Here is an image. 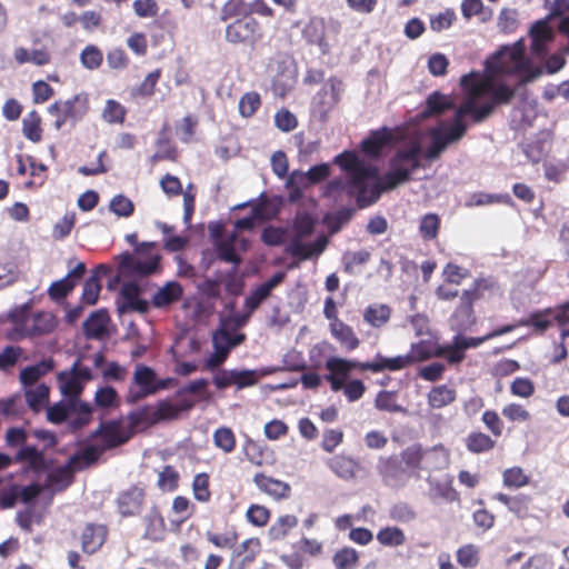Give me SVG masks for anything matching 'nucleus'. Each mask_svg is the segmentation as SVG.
I'll return each instance as SVG.
<instances>
[{
    "instance_id": "f257e3e1",
    "label": "nucleus",
    "mask_w": 569,
    "mask_h": 569,
    "mask_svg": "<svg viewBox=\"0 0 569 569\" xmlns=\"http://www.w3.org/2000/svg\"><path fill=\"white\" fill-rule=\"evenodd\" d=\"M487 76L479 72H470L460 79V86L465 91V101L457 108L452 123L440 122L429 131L430 144L425 158L435 160L448 148L449 144L459 141L467 127L463 117L472 116L479 122L487 118L499 103H508L515 96V90L499 83L498 78L503 74H515L520 83L533 81L541 76L542 70L535 67L525 54V42L518 40L512 46H505L487 60Z\"/></svg>"
},
{
    "instance_id": "f03ea898",
    "label": "nucleus",
    "mask_w": 569,
    "mask_h": 569,
    "mask_svg": "<svg viewBox=\"0 0 569 569\" xmlns=\"http://www.w3.org/2000/svg\"><path fill=\"white\" fill-rule=\"evenodd\" d=\"M420 143L417 140L409 142L396 152L388 172L378 178L375 167L365 163L355 153L342 152L335 157L333 162L347 172L346 179L331 180L323 194L337 200L345 193L355 198L360 208H366L376 202L382 191L407 182L420 167Z\"/></svg>"
},
{
    "instance_id": "7ed1b4c3",
    "label": "nucleus",
    "mask_w": 569,
    "mask_h": 569,
    "mask_svg": "<svg viewBox=\"0 0 569 569\" xmlns=\"http://www.w3.org/2000/svg\"><path fill=\"white\" fill-rule=\"evenodd\" d=\"M316 220L307 212H298L288 229L287 252L300 260L318 258L327 248L329 238L319 236L312 242H306L315 231Z\"/></svg>"
},
{
    "instance_id": "20e7f679",
    "label": "nucleus",
    "mask_w": 569,
    "mask_h": 569,
    "mask_svg": "<svg viewBox=\"0 0 569 569\" xmlns=\"http://www.w3.org/2000/svg\"><path fill=\"white\" fill-rule=\"evenodd\" d=\"M156 242L144 241L137 244L133 252H123L116 257L120 276H149L159 269L161 256L154 250Z\"/></svg>"
},
{
    "instance_id": "39448f33",
    "label": "nucleus",
    "mask_w": 569,
    "mask_h": 569,
    "mask_svg": "<svg viewBox=\"0 0 569 569\" xmlns=\"http://www.w3.org/2000/svg\"><path fill=\"white\" fill-rule=\"evenodd\" d=\"M101 450L97 446H87L73 453L66 465L56 468L48 475L47 485L53 491L66 489L73 479L74 472L84 470L98 461Z\"/></svg>"
},
{
    "instance_id": "423d86ee",
    "label": "nucleus",
    "mask_w": 569,
    "mask_h": 569,
    "mask_svg": "<svg viewBox=\"0 0 569 569\" xmlns=\"http://www.w3.org/2000/svg\"><path fill=\"white\" fill-rule=\"evenodd\" d=\"M9 317L13 323V328L9 332V338L12 340L48 335L57 326L56 318L51 312H38L29 316L27 307L11 311Z\"/></svg>"
},
{
    "instance_id": "0eeeda50",
    "label": "nucleus",
    "mask_w": 569,
    "mask_h": 569,
    "mask_svg": "<svg viewBox=\"0 0 569 569\" xmlns=\"http://www.w3.org/2000/svg\"><path fill=\"white\" fill-rule=\"evenodd\" d=\"M89 110V98L86 93H78L69 99L59 100L49 106L48 112L56 117L53 127L60 130L64 124L74 126L82 120Z\"/></svg>"
},
{
    "instance_id": "6e6552de",
    "label": "nucleus",
    "mask_w": 569,
    "mask_h": 569,
    "mask_svg": "<svg viewBox=\"0 0 569 569\" xmlns=\"http://www.w3.org/2000/svg\"><path fill=\"white\" fill-rule=\"evenodd\" d=\"M551 319L561 328V338L569 337V302L556 308L546 309L541 312L532 313L527 320L520 322L521 326H532L538 331H545L550 325Z\"/></svg>"
},
{
    "instance_id": "1a4fd4ad",
    "label": "nucleus",
    "mask_w": 569,
    "mask_h": 569,
    "mask_svg": "<svg viewBox=\"0 0 569 569\" xmlns=\"http://www.w3.org/2000/svg\"><path fill=\"white\" fill-rule=\"evenodd\" d=\"M259 37V23L258 21L246 16L237 19L226 27L224 38L230 43H253Z\"/></svg>"
},
{
    "instance_id": "9d476101",
    "label": "nucleus",
    "mask_w": 569,
    "mask_h": 569,
    "mask_svg": "<svg viewBox=\"0 0 569 569\" xmlns=\"http://www.w3.org/2000/svg\"><path fill=\"white\" fill-rule=\"evenodd\" d=\"M133 382L139 387L137 393H131L134 400L153 395L158 390L166 389L169 385V380H159L156 371L142 363L136 366Z\"/></svg>"
},
{
    "instance_id": "9b49d317",
    "label": "nucleus",
    "mask_w": 569,
    "mask_h": 569,
    "mask_svg": "<svg viewBox=\"0 0 569 569\" xmlns=\"http://www.w3.org/2000/svg\"><path fill=\"white\" fill-rule=\"evenodd\" d=\"M216 247L219 257L223 261L239 264L241 262L239 253L248 250L249 241L246 238L238 237L237 232L233 231L230 234L217 238Z\"/></svg>"
},
{
    "instance_id": "f8f14e48",
    "label": "nucleus",
    "mask_w": 569,
    "mask_h": 569,
    "mask_svg": "<svg viewBox=\"0 0 569 569\" xmlns=\"http://www.w3.org/2000/svg\"><path fill=\"white\" fill-rule=\"evenodd\" d=\"M92 436L102 439L103 446L101 448L97 447L102 453L106 449L117 447L128 441L131 437V432L122 422L108 421L101 423Z\"/></svg>"
},
{
    "instance_id": "ddd939ff",
    "label": "nucleus",
    "mask_w": 569,
    "mask_h": 569,
    "mask_svg": "<svg viewBox=\"0 0 569 569\" xmlns=\"http://www.w3.org/2000/svg\"><path fill=\"white\" fill-rule=\"evenodd\" d=\"M362 362L347 360L338 357H331L326 361V368L329 375L326 379L330 382L333 391H339L343 388L346 379L349 377L351 370L360 368Z\"/></svg>"
},
{
    "instance_id": "4468645a",
    "label": "nucleus",
    "mask_w": 569,
    "mask_h": 569,
    "mask_svg": "<svg viewBox=\"0 0 569 569\" xmlns=\"http://www.w3.org/2000/svg\"><path fill=\"white\" fill-rule=\"evenodd\" d=\"M121 302L118 307L119 312L137 311L144 313L149 309L146 300L140 299V287L136 282H126L121 287Z\"/></svg>"
},
{
    "instance_id": "2eb2a0df",
    "label": "nucleus",
    "mask_w": 569,
    "mask_h": 569,
    "mask_svg": "<svg viewBox=\"0 0 569 569\" xmlns=\"http://www.w3.org/2000/svg\"><path fill=\"white\" fill-rule=\"evenodd\" d=\"M286 278L282 271L276 272L270 279L259 284L244 300V309L253 312L270 296L271 291L278 287Z\"/></svg>"
},
{
    "instance_id": "dca6fc26",
    "label": "nucleus",
    "mask_w": 569,
    "mask_h": 569,
    "mask_svg": "<svg viewBox=\"0 0 569 569\" xmlns=\"http://www.w3.org/2000/svg\"><path fill=\"white\" fill-rule=\"evenodd\" d=\"M491 336L487 335L479 338H468L460 335L455 336L451 343L447 345L448 355L447 361L450 365L460 363L465 359V351L469 348H477L486 340L490 339Z\"/></svg>"
},
{
    "instance_id": "f3484780",
    "label": "nucleus",
    "mask_w": 569,
    "mask_h": 569,
    "mask_svg": "<svg viewBox=\"0 0 569 569\" xmlns=\"http://www.w3.org/2000/svg\"><path fill=\"white\" fill-rule=\"evenodd\" d=\"M530 37L532 53L539 58L543 57L547 52V44L553 39V31L548 19L539 20L532 24Z\"/></svg>"
},
{
    "instance_id": "a211bd4d",
    "label": "nucleus",
    "mask_w": 569,
    "mask_h": 569,
    "mask_svg": "<svg viewBox=\"0 0 569 569\" xmlns=\"http://www.w3.org/2000/svg\"><path fill=\"white\" fill-rule=\"evenodd\" d=\"M448 347L439 346L431 340H420L412 343L410 351L407 353L410 365L427 360L431 357H445L447 359Z\"/></svg>"
},
{
    "instance_id": "6ab92c4d",
    "label": "nucleus",
    "mask_w": 569,
    "mask_h": 569,
    "mask_svg": "<svg viewBox=\"0 0 569 569\" xmlns=\"http://www.w3.org/2000/svg\"><path fill=\"white\" fill-rule=\"evenodd\" d=\"M341 92V82L335 78L329 79L315 96L313 103L321 113H326L338 102Z\"/></svg>"
},
{
    "instance_id": "aec40b11",
    "label": "nucleus",
    "mask_w": 569,
    "mask_h": 569,
    "mask_svg": "<svg viewBox=\"0 0 569 569\" xmlns=\"http://www.w3.org/2000/svg\"><path fill=\"white\" fill-rule=\"evenodd\" d=\"M110 318L104 309L93 311L83 322V333L88 339H102L108 336Z\"/></svg>"
},
{
    "instance_id": "412c9836",
    "label": "nucleus",
    "mask_w": 569,
    "mask_h": 569,
    "mask_svg": "<svg viewBox=\"0 0 569 569\" xmlns=\"http://www.w3.org/2000/svg\"><path fill=\"white\" fill-rule=\"evenodd\" d=\"M107 538V528L103 525L88 523L81 533L82 550L86 553H94L104 543Z\"/></svg>"
},
{
    "instance_id": "4be33fe9",
    "label": "nucleus",
    "mask_w": 569,
    "mask_h": 569,
    "mask_svg": "<svg viewBox=\"0 0 569 569\" xmlns=\"http://www.w3.org/2000/svg\"><path fill=\"white\" fill-rule=\"evenodd\" d=\"M409 366L411 365L407 353L391 358L378 355L372 361L361 363L360 369L369 370L372 372H381L385 370L397 371Z\"/></svg>"
},
{
    "instance_id": "5701e85b",
    "label": "nucleus",
    "mask_w": 569,
    "mask_h": 569,
    "mask_svg": "<svg viewBox=\"0 0 569 569\" xmlns=\"http://www.w3.org/2000/svg\"><path fill=\"white\" fill-rule=\"evenodd\" d=\"M86 264L79 262L69 273L54 281L49 288V295L54 299L64 298L76 286L77 281L84 274Z\"/></svg>"
},
{
    "instance_id": "b1692460",
    "label": "nucleus",
    "mask_w": 569,
    "mask_h": 569,
    "mask_svg": "<svg viewBox=\"0 0 569 569\" xmlns=\"http://www.w3.org/2000/svg\"><path fill=\"white\" fill-rule=\"evenodd\" d=\"M326 23L320 17H312L302 29L303 38L312 44H317L322 53L329 51V43L325 38Z\"/></svg>"
},
{
    "instance_id": "393cba45",
    "label": "nucleus",
    "mask_w": 569,
    "mask_h": 569,
    "mask_svg": "<svg viewBox=\"0 0 569 569\" xmlns=\"http://www.w3.org/2000/svg\"><path fill=\"white\" fill-rule=\"evenodd\" d=\"M329 469L340 479L349 481L356 478L359 463L351 457L337 455L327 462Z\"/></svg>"
},
{
    "instance_id": "a878e982",
    "label": "nucleus",
    "mask_w": 569,
    "mask_h": 569,
    "mask_svg": "<svg viewBox=\"0 0 569 569\" xmlns=\"http://www.w3.org/2000/svg\"><path fill=\"white\" fill-rule=\"evenodd\" d=\"M92 416V407L82 402L80 399H70V416L68 417V426L71 430L76 431L78 429L87 426Z\"/></svg>"
},
{
    "instance_id": "bb28decb",
    "label": "nucleus",
    "mask_w": 569,
    "mask_h": 569,
    "mask_svg": "<svg viewBox=\"0 0 569 569\" xmlns=\"http://www.w3.org/2000/svg\"><path fill=\"white\" fill-rule=\"evenodd\" d=\"M246 339L244 333H232L227 322H222L221 327L213 333L212 343L214 349L224 350L227 355Z\"/></svg>"
},
{
    "instance_id": "cd10ccee",
    "label": "nucleus",
    "mask_w": 569,
    "mask_h": 569,
    "mask_svg": "<svg viewBox=\"0 0 569 569\" xmlns=\"http://www.w3.org/2000/svg\"><path fill=\"white\" fill-rule=\"evenodd\" d=\"M253 482L261 491L274 499L287 498L290 492V486L288 483L267 477L263 473H257L253 478Z\"/></svg>"
},
{
    "instance_id": "c85d7f7f",
    "label": "nucleus",
    "mask_w": 569,
    "mask_h": 569,
    "mask_svg": "<svg viewBox=\"0 0 569 569\" xmlns=\"http://www.w3.org/2000/svg\"><path fill=\"white\" fill-rule=\"evenodd\" d=\"M472 306L471 299L468 291L463 292L461 297V303L456 309L455 313L450 319V326L453 330L460 332L468 329L472 325Z\"/></svg>"
},
{
    "instance_id": "c756f323",
    "label": "nucleus",
    "mask_w": 569,
    "mask_h": 569,
    "mask_svg": "<svg viewBox=\"0 0 569 569\" xmlns=\"http://www.w3.org/2000/svg\"><path fill=\"white\" fill-rule=\"evenodd\" d=\"M142 501L143 491L137 487H133L119 496V511L122 516H133L140 511Z\"/></svg>"
},
{
    "instance_id": "7c9ffc66",
    "label": "nucleus",
    "mask_w": 569,
    "mask_h": 569,
    "mask_svg": "<svg viewBox=\"0 0 569 569\" xmlns=\"http://www.w3.org/2000/svg\"><path fill=\"white\" fill-rule=\"evenodd\" d=\"M182 293L183 289L179 282L169 281L154 292L152 303L157 308H162L178 301Z\"/></svg>"
},
{
    "instance_id": "2f4dec72",
    "label": "nucleus",
    "mask_w": 569,
    "mask_h": 569,
    "mask_svg": "<svg viewBox=\"0 0 569 569\" xmlns=\"http://www.w3.org/2000/svg\"><path fill=\"white\" fill-rule=\"evenodd\" d=\"M274 214L273 207L269 202H261L253 207L252 216L238 219L234 222V231L249 230L254 226V220L268 219Z\"/></svg>"
},
{
    "instance_id": "473e14b6",
    "label": "nucleus",
    "mask_w": 569,
    "mask_h": 569,
    "mask_svg": "<svg viewBox=\"0 0 569 569\" xmlns=\"http://www.w3.org/2000/svg\"><path fill=\"white\" fill-rule=\"evenodd\" d=\"M453 107V100L439 91L432 92L426 100V108L421 112L422 118L438 116Z\"/></svg>"
},
{
    "instance_id": "72a5a7b5",
    "label": "nucleus",
    "mask_w": 569,
    "mask_h": 569,
    "mask_svg": "<svg viewBox=\"0 0 569 569\" xmlns=\"http://www.w3.org/2000/svg\"><path fill=\"white\" fill-rule=\"evenodd\" d=\"M14 59L18 63H33L36 66H44L50 62V53L46 48L27 49L17 48L14 50Z\"/></svg>"
},
{
    "instance_id": "f704fd0d",
    "label": "nucleus",
    "mask_w": 569,
    "mask_h": 569,
    "mask_svg": "<svg viewBox=\"0 0 569 569\" xmlns=\"http://www.w3.org/2000/svg\"><path fill=\"white\" fill-rule=\"evenodd\" d=\"M392 139V133L389 129L382 128L380 130L373 131L367 137L361 146L365 153L369 156H377L382 147L387 144Z\"/></svg>"
},
{
    "instance_id": "c9c22d12",
    "label": "nucleus",
    "mask_w": 569,
    "mask_h": 569,
    "mask_svg": "<svg viewBox=\"0 0 569 569\" xmlns=\"http://www.w3.org/2000/svg\"><path fill=\"white\" fill-rule=\"evenodd\" d=\"M330 332L348 350H353L359 346V339L352 328L341 320L330 323Z\"/></svg>"
},
{
    "instance_id": "e433bc0d",
    "label": "nucleus",
    "mask_w": 569,
    "mask_h": 569,
    "mask_svg": "<svg viewBox=\"0 0 569 569\" xmlns=\"http://www.w3.org/2000/svg\"><path fill=\"white\" fill-rule=\"evenodd\" d=\"M53 368L51 360H41L39 363L26 367L20 372V381L24 388L34 386V383Z\"/></svg>"
},
{
    "instance_id": "4c0bfd02",
    "label": "nucleus",
    "mask_w": 569,
    "mask_h": 569,
    "mask_svg": "<svg viewBox=\"0 0 569 569\" xmlns=\"http://www.w3.org/2000/svg\"><path fill=\"white\" fill-rule=\"evenodd\" d=\"M456 391L446 385L432 388L428 393V403L433 409L443 408L456 400Z\"/></svg>"
},
{
    "instance_id": "58836bf2",
    "label": "nucleus",
    "mask_w": 569,
    "mask_h": 569,
    "mask_svg": "<svg viewBox=\"0 0 569 569\" xmlns=\"http://www.w3.org/2000/svg\"><path fill=\"white\" fill-rule=\"evenodd\" d=\"M390 318V309L386 305H370L363 311V320L375 328L385 326Z\"/></svg>"
},
{
    "instance_id": "ea45409f",
    "label": "nucleus",
    "mask_w": 569,
    "mask_h": 569,
    "mask_svg": "<svg viewBox=\"0 0 569 569\" xmlns=\"http://www.w3.org/2000/svg\"><path fill=\"white\" fill-rule=\"evenodd\" d=\"M371 258V252L367 249L357 251H346L342 254L343 269L349 274H355L358 268L366 264Z\"/></svg>"
},
{
    "instance_id": "a19ab883",
    "label": "nucleus",
    "mask_w": 569,
    "mask_h": 569,
    "mask_svg": "<svg viewBox=\"0 0 569 569\" xmlns=\"http://www.w3.org/2000/svg\"><path fill=\"white\" fill-rule=\"evenodd\" d=\"M16 460L28 462L29 468L33 470H42L46 467V459L42 452L33 446H22L16 456Z\"/></svg>"
},
{
    "instance_id": "79ce46f5",
    "label": "nucleus",
    "mask_w": 569,
    "mask_h": 569,
    "mask_svg": "<svg viewBox=\"0 0 569 569\" xmlns=\"http://www.w3.org/2000/svg\"><path fill=\"white\" fill-rule=\"evenodd\" d=\"M298 525V519L293 515L280 516L269 528L268 535L272 540L284 538L288 532Z\"/></svg>"
},
{
    "instance_id": "37998d69",
    "label": "nucleus",
    "mask_w": 569,
    "mask_h": 569,
    "mask_svg": "<svg viewBox=\"0 0 569 569\" xmlns=\"http://www.w3.org/2000/svg\"><path fill=\"white\" fill-rule=\"evenodd\" d=\"M49 392V387L44 383L24 388L27 403L33 410H39L41 406L48 402Z\"/></svg>"
},
{
    "instance_id": "c03bdc74",
    "label": "nucleus",
    "mask_w": 569,
    "mask_h": 569,
    "mask_svg": "<svg viewBox=\"0 0 569 569\" xmlns=\"http://www.w3.org/2000/svg\"><path fill=\"white\" fill-rule=\"evenodd\" d=\"M60 390L70 399H79L78 396L82 391L83 382L70 372H61L59 375Z\"/></svg>"
},
{
    "instance_id": "a18cd8bd",
    "label": "nucleus",
    "mask_w": 569,
    "mask_h": 569,
    "mask_svg": "<svg viewBox=\"0 0 569 569\" xmlns=\"http://www.w3.org/2000/svg\"><path fill=\"white\" fill-rule=\"evenodd\" d=\"M449 463V453L442 446L425 450V468L441 469Z\"/></svg>"
},
{
    "instance_id": "49530a36",
    "label": "nucleus",
    "mask_w": 569,
    "mask_h": 569,
    "mask_svg": "<svg viewBox=\"0 0 569 569\" xmlns=\"http://www.w3.org/2000/svg\"><path fill=\"white\" fill-rule=\"evenodd\" d=\"M379 472L388 486H398L402 480V472L395 459H387L380 462Z\"/></svg>"
},
{
    "instance_id": "de8ad7c7",
    "label": "nucleus",
    "mask_w": 569,
    "mask_h": 569,
    "mask_svg": "<svg viewBox=\"0 0 569 569\" xmlns=\"http://www.w3.org/2000/svg\"><path fill=\"white\" fill-rule=\"evenodd\" d=\"M213 443L224 453H230L236 448V437L233 431L228 427H220L213 432Z\"/></svg>"
},
{
    "instance_id": "09e8293b",
    "label": "nucleus",
    "mask_w": 569,
    "mask_h": 569,
    "mask_svg": "<svg viewBox=\"0 0 569 569\" xmlns=\"http://www.w3.org/2000/svg\"><path fill=\"white\" fill-rule=\"evenodd\" d=\"M22 133L32 142H38L41 139L40 118L37 112L32 111L22 120Z\"/></svg>"
},
{
    "instance_id": "8fccbe9b",
    "label": "nucleus",
    "mask_w": 569,
    "mask_h": 569,
    "mask_svg": "<svg viewBox=\"0 0 569 569\" xmlns=\"http://www.w3.org/2000/svg\"><path fill=\"white\" fill-rule=\"evenodd\" d=\"M193 405V401L188 400H183L181 406H176L171 402L162 401L158 406L157 417L162 420L174 419L181 411L191 409Z\"/></svg>"
},
{
    "instance_id": "3c124183",
    "label": "nucleus",
    "mask_w": 569,
    "mask_h": 569,
    "mask_svg": "<svg viewBox=\"0 0 569 569\" xmlns=\"http://www.w3.org/2000/svg\"><path fill=\"white\" fill-rule=\"evenodd\" d=\"M510 197L508 194H493L486 192H475L470 194L468 200L466 201V206L471 207H481L487 204H492L497 202H508Z\"/></svg>"
},
{
    "instance_id": "603ef678",
    "label": "nucleus",
    "mask_w": 569,
    "mask_h": 569,
    "mask_svg": "<svg viewBox=\"0 0 569 569\" xmlns=\"http://www.w3.org/2000/svg\"><path fill=\"white\" fill-rule=\"evenodd\" d=\"M377 539L383 546L398 547L405 542L406 537L400 528L386 527L378 532Z\"/></svg>"
},
{
    "instance_id": "864d4df0",
    "label": "nucleus",
    "mask_w": 569,
    "mask_h": 569,
    "mask_svg": "<svg viewBox=\"0 0 569 569\" xmlns=\"http://www.w3.org/2000/svg\"><path fill=\"white\" fill-rule=\"evenodd\" d=\"M495 441L482 432H475L467 438V448L473 453L489 451L493 448Z\"/></svg>"
},
{
    "instance_id": "5fc2aeb1",
    "label": "nucleus",
    "mask_w": 569,
    "mask_h": 569,
    "mask_svg": "<svg viewBox=\"0 0 569 569\" xmlns=\"http://www.w3.org/2000/svg\"><path fill=\"white\" fill-rule=\"evenodd\" d=\"M457 561L463 568H473L479 562V548L475 545H465L457 551Z\"/></svg>"
},
{
    "instance_id": "6e6d98bb",
    "label": "nucleus",
    "mask_w": 569,
    "mask_h": 569,
    "mask_svg": "<svg viewBox=\"0 0 569 569\" xmlns=\"http://www.w3.org/2000/svg\"><path fill=\"white\" fill-rule=\"evenodd\" d=\"M126 110L116 100H107L102 110V119L108 123H122L124 120Z\"/></svg>"
},
{
    "instance_id": "4d7b16f0",
    "label": "nucleus",
    "mask_w": 569,
    "mask_h": 569,
    "mask_svg": "<svg viewBox=\"0 0 569 569\" xmlns=\"http://www.w3.org/2000/svg\"><path fill=\"white\" fill-rule=\"evenodd\" d=\"M358 562V552L352 548H343L333 556L337 569H355Z\"/></svg>"
},
{
    "instance_id": "13d9d810",
    "label": "nucleus",
    "mask_w": 569,
    "mask_h": 569,
    "mask_svg": "<svg viewBox=\"0 0 569 569\" xmlns=\"http://www.w3.org/2000/svg\"><path fill=\"white\" fill-rule=\"evenodd\" d=\"M109 209L118 217L128 218L133 213V202L123 194L114 196L109 203Z\"/></svg>"
},
{
    "instance_id": "bf43d9fd",
    "label": "nucleus",
    "mask_w": 569,
    "mask_h": 569,
    "mask_svg": "<svg viewBox=\"0 0 569 569\" xmlns=\"http://www.w3.org/2000/svg\"><path fill=\"white\" fill-rule=\"evenodd\" d=\"M103 60L102 51L96 46H87L81 54L80 61L87 69L93 70L100 67Z\"/></svg>"
},
{
    "instance_id": "052dcab7",
    "label": "nucleus",
    "mask_w": 569,
    "mask_h": 569,
    "mask_svg": "<svg viewBox=\"0 0 569 569\" xmlns=\"http://www.w3.org/2000/svg\"><path fill=\"white\" fill-rule=\"evenodd\" d=\"M401 457L402 461L410 469L425 468V450L418 445L408 447Z\"/></svg>"
},
{
    "instance_id": "680f3d73",
    "label": "nucleus",
    "mask_w": 569,
    "mask_h": 569,
    "mask_svg": "<svg viewBox=\"0 0 569 569\" xmlns=\"http://www.w3.org/2000/svg\"><path fill=\"white\" fill-rule=\"evenodd\" d=\"M529 482V477L520 467H512L503 472V485L509 488H521Z\"/></svg>"
},
{
    "instance_id": "e2e57ef3",
    "label": "nucleus",
    "mask_w": 569,
    "mask_h": 569,
    "mask_svg": "<svg viewBox=\"0 0 569 569\" xmlns=\"http://www.w3.org/2000/svg\"><path fill=\"white\" fill-rule=\"evenodd\" d=\"M439 226L440 220L437 214L428 213L423 216L419 227L422 238L428 240L436 238L438 234Z\"/></svg>"
},
{
    "instance_id": "0e129e2a",
    "label": "nucleus",
    "mask_w": 569,
    "mask_h": 569,
    "mask_svg": "<svg viewBox=\"0 0 569 569\" xmlns=\"http://www.w3.org/2000/svg\"><path fill=\"white\" fill-rule=\"evenodd\" d=\"M288 239V229L268 226L262 230L261 240L268 246H279Z\"/></svg>"
},
{
    "instance_id": "69168bd1",
    "label": "nucleus",
    "mask_w": 569,
    "mask_h": 569,
    "mask_svg": "<svg viewBox=\"0 0 569 569\" xmlns=\"http://www.w3.org/2000/svg\"><path fill=\"white\" fill-rule=\"evenodd\" d=\"M518 26V12L515 9H502L498 17V28L510 33L517 29Z\"/></svg>"
},
{
    "instance_id": "338daca9",
    "label": "nucleus",
    "mask_w": 569,
    "mask_h": 569,
    "mask_svg": "<svg viewBox=\"0 0 569 569\" xmlns=\"http://www.w3.org/2000/svg\"><path fill=\"white\" fill-rule=\"evenodd\" d=\"M101 291V284L97 276H91L83 286L82 300L87 305H94Z\"/></svg>"
},
{
    "instance_id": "774afa93",
    "label": "nucleus",
    "mask_w": 569,
    "mask_h": 569,
    "mask_svg": "<svg viewBox=\"0 0 569 569\" xmlns=\"http://www.w3.org/2000/svg\"><path fill=\"white\" fill-rule=\"evenodd\" d=\"M193 496L198 501L207 502L210 498L209 477L206 473H198L192 482Z\"/></svg>"
}]
</instances>
